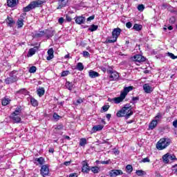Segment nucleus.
Here are the masks:
<instances>
[{
  "mask_svg": "<svg viewBox=\"0 0 177 177\" xmlns=\"http://www.w3.org/2000/svg\"><path fill=\"white\" fill-rule=\"evenodd\" d=\"M162 118V115L158 113L157 115L155 117V120H156V121H158V120H160V118Z\"/></svg>",
  "mask_w": 177,
  "mask_h": 177,
  "instance_id": "6e6d98bb",
  "label": "nucleus"
},
{
  "mask_svg": "<svg viewBox=\"0 0 177 177\" xmlns=\"http://www.w3.org/2000/svg\"><path fill=\"white\" fill-rule=\"evenodd\" d=\"M123 110L124 115H126V120H128L131 115L133 114V111H132V106L131 104H127L122 108Z\"/></svg>",
  "mask_w": 177,
  "mask_h": 177,
  "instance_id": "39448f33",
  "label": "nucleus"
},
{
  "mask_svg": "<svg viewBox=\"0 0 177 177\" xmlns=\"http://www.w3.org/2000/svg\"><path fill=\"white\" fill-rule=\"evenodd\" d=\"M121 31L122 30L120 28H114L112 31V37H111V39H106L105 44H114L117 42L118 37L121 35Z\"/></svg>",
  "mask_w": 177,
  "mask_h": 177,
  "instance_id": "f257e3e1",
  "label": "nucleus"
},
{
  "mask_svg": "<svg viewBox=\"0 0 177 177\" xmlns=\"http://www.w3.org/2000/svg\"><path fill=\"white\" fill-rule=\"evenodd\" d=\"M17 93H21V95H25V96H26V95H28V93H30V92H28L25 88H22V89L19 90V91H17Z\"/></svg>",
  "mask_w": 177,
  "mask_h": 177,
  "instance_id": "e433bc0d",
  "label": "nucleus"
},
{
  "mask_svg": "<svg viewBox=\"0 0 177 177\" xmlns=\"http://www.w3.org/2000/svg\"><path fill=\"white\" fill-rule=\"evenodd\" d=\"M173 127H174V128H177V120L173 122Z\"/></svg>",
  "mask_w": 177,
  "mask_h": 177,
  "instance_id": "774afa93",
  "label": "nucleus"
},
{
  "mask_svg": "<svg viewBox=\"0 0 177 177\" xmlns=\"http://www.w3.org/2000/svg\"><path fill=\"white\" fill-rule=\"evenodd\" d=\"M64 127L63 124H60L55 127V129L61 130L63 129Z\"/></svg>",
  "mask_w": 177,
  "mask_h": 177,
  "instance_id": "4d7b16f0",
  "label": "nucleus"
},
{
  "mask_svg": "<svg viewBox=\"0 0 177 177\" xmlns=\"http://www.w3.org/2000/svg\"><path fill=\"white\" fill-rule=\"evenodd\" d=\"M73 85V82H66L65 86L66 87V89H68V91H72Z\"/></svg>",
  "mask_w": 177,
  "mask_h": 177,
  "instance_id": "473e14b6",
  "label": "nucleus"
},
{
  "mask_svg": "<svg viewBox=\"0 0 177 177\" xmlns=\"http://www.w3.org/2000/svg\"><path fill=\"white\" fill-rule=\"evenodd\" d=\"M70 74L69 71H64L61 73V77H67Z\"/></svg>",
  "mask_w": 177,
  "mask_h": 177,
  "instance_id": "8fccbe9b",
  "label": "nucleus"
},
{
  "mask_svg": "<svg viewBox=\"0 0 177 177\" xmlns=\"http://www.w3.org/2000/svg\"><path fill=\"white\" fill-rule=\"evenodd\" d=\"M66 21L70 22V21H71L73 20V19H72V18H71V17H70V16L66 15Z\"/></svg>",
  "mask_w": 177,
  "mask_h": 177,
  "instance_id": "0e129e2a",
  "label": "nucleus"
},
{
  "mask_svg": "<svg viewBox=\"0 0 177 177\" xmlns=\"http://www.w3.org/2000/svg\"><path fill=\"white\" fill-rule=\"evenodd\" d=\"M137 9L139 10V12H143V10H145V5L139 4L137 7Z\"/></svg>",
  "mask_w": 177,
  "mask_h": 177,
  "instance_id": "a18cd8bd",
  "label": "nucleus"
},
{
  "mask_svg": "<svg viewBox=\"0 0 177 177\" xmlns=\"http://www.w3.org/2000/svg\"><path fill=\"white\" fill-rule=\"evenodd\" d=\"M89 171H91V168L87 163H84L83 167L82 168V172H84L85 174H88Z\"/></svg>",
  "mask_w": 177,
  "mask_h": 177,
  "instance_id": "412c9836",
  "label": "nucleus"
},
{
  "mask_svg": "<svg viewBox=\"0 0 177 177\" xmlns=\"http://www.w3.org/2000/svg\"><path fill=\"white\" fill-rule=\"evenodd\" d=\"M138 100H139V97H133L130 103H132V104H135L136 103H137Z\"/></svg>",
  "mask_w": 177,
  "mask_h": 177,
  "instance_id": "49530a36",
  "label": "nucleus"
},
{
  "mask_svg": "<svg viewBox=\"0 0 177 177\" xmlns=\"http://www.w3.org/2000/svg\"><path fill=\"white\" fill-rule=\"evenodd\" d=\"M76 69L78 70V71H82L84 70V64L82 62H79L77 64Z\"/></svg>",
  "mask_w": 177,
  "mask_h": 177,
  "instance_id": "f704fd0d",
  "label": "nucleus"
},
{
  "mask_svg": "<svg viewBox=\"0 0 177 177\" xmlns=\"http://www.w3.org/2000/svg\"><path fill=\"white\" fill-rule=\"evenodd\" d=\"M131 91H133V86H129L127 87H124L123 91L121 92V94L124 95V97H127V95H128Z\"/></svg>",
  "mask_w": 177,
  "mask_h": 177,
  "instance_id": "ddd939ff",
  "label": "nucleus"
},
{
  "mask_svg": "<svg viewBox=\"0 0 177 177\" xmlns=\"http://www.w3.org/2000/svg\"><path fill=\"white\" fill-rule=\"evenodd\" d=\"M167 56H169V57H170L173 60H175V59H177V56L174 55V53H172L168 52L167 53Z\"/></svg>",
  "mask_w": 177,
  "mask_h": 177,
  "instance_id": "c03bdc74",
  "label": "nucleus"
},
{
  "mask_svg": "<svg viewBox=\"0 0 177 177\" xmlns=\"http://www.w3.org/2000/svg\"><path fill=\"white\" fill-rule=\"evenodd\" d=\"M53 118L56 121H59L60 118H62V116L59 115L57 113H55L53 115Z\"/></svg>",
  "mask_w": 177,
  "mask_h": 177,
  "instance_id": "de8ad7c7",
  "label": "nucleus"
},
{
  "mask_svg": "<svg viewBox=\"0 0 177 177\" xmlns=\"http://www.w3.org/2000/svg\"><path fill=\"white\" fill-rule=\"evenodd\" d=\"M55 51L53 50V48H50L48 50L47 53L48 56L46 57L47 60H52V59L55 57V55H53Z\"/></svg>",
  "mask_w": 177,
  "mask_h": 177,
  "instance_id": "a211bd4d",
  "label": "nucleus"
},
{
  "mask_svg": "<svg viewBox=\"0 0 177 177\" xmlns=\"http://www.w3.org/2000/svg\"><path fill=\"white\" fill-rule=\"evenodd\" d=\"M37 50H38L37 46H35L32 48H30L28 52V56H30V57L33 56V55H35V52H37Z\"/></svg>",
  "mask_w": 177,
  "mask_h": 177,
  "instance_id": "5701e85b",
  "label": "nucleus"
},
{
  "mask_svg": "<svg viewBox=\"0 0 177 177\" xmlns=\"http://www.w3.org/2000/svg\"><path fill=\"white\" fill-rule=\"evenodd\" d=\"M171 139L169 138H162L156 143V149L158 150H164L171 145Z\"/></svg>",
  "mask_w": 177,
  "mask_h": 177,
  "instance_id": "f03ea898",
  "label": "nucleus"
},
{
  "mask_svg": "<svg viewBox=\"0 0 177 177\" xmlns=\"http://www.w3.org/2000/svg\"><path fill=\"white\" fill-rule=\"evenodd\" d=\"M169 160H171L172 161L173 160H176V156H175V155H171L169 153Z\"/></svg>",
  "mask_w": 177,
  "mask_h": 177,
  "instance_id": "5fc2aeb1",
  "label": "nucleus"
},
{
  "mask_svg": "<svg viewBox=\"0 0 177 177\" xmlns=\"http://www.w3.org/2000/svg\"><path fill=\"white\" fill-rule=\"evenodd\" d=\"M21 106H17L16 109H15V111L11 113V115H19L21 114Z\"/></svg>",
  "mask_w": 177,
  "mask_h": 177,
  "instance_id": "b1692460",
  "label": "nucleus"
},
{
  "mask_svg": "<svg viewBox=\"0 0 177 177\" xmlns=\"http://www.w3.org/2000/svg\"><path fill=\"white\" fill-rule=\"evenodd\" d=\"M122 170L121 169H112L109 172L111 177L118 176V175H122Z\"/></svg>",
  "mask_w": 177,
  "mask_h": 177,
  "instance_id": "1a4fd4ad",
  "label": "nucleus"
},
{
  "mask_svg": "<svg viewBox=\"0 0 177 177\" xmlns=\"http://www.w3.org/2000/svg\"><path fill=\"white\" fill-rule=\"evenodd\" d=\"M40 174L44 177L48 176L49 175V167L48 166V165H41Z\"/></svg>",
  "mask_w": 177,
  "mask_h": 177,
  "instance_id": "423d86ee",
  "label": "nucleus"
},
{
  "mask_svg": "<svg viewBox=\"0 0 177 177\" xmlns=\"http://www.w3.org/2000/svg\"><path fill=\"white\" fill-rule=\"evenodd\" d=\"M58 23H59V24H63L64 23V17H60L58 19Z\"/></svg>",
  "mask_w": 177,
  "mask_h": 177,
  "instance_id": "052dcab7",
  "label": "nucleus"
},
{
  "mask_svg": "<svg viewBox=\"0 0 177 177\" xmlns=\"http://www.w3.org/2000/svg\"><path fill=\"white\" fill-rule=\"evenodd\" d=\"M88 75L90 78H96L97 77H100V74H99V73L94 71L93 70L89 71Z\"/></svg>",
  "mask_w": 177,
  "mask_h": 177,
  "instance_id": "f3484780",
  "label": "nucleus"
},
{
  "mask_svg": "<svg viewBox=\"0 0 177 177\" xmlns=\"http://www.w3.org/2000/svg\"><path fill=\"white\" fill-rule=\"evenodd\" d=\"M86 145V138H81L80 140V146L84 147Z\"/></svg>",
  "mask_w": 177,
  "mask_h": 177,
  "instance_id": "79ce46f5",
  "label": "nucleus"
},
{
  "mask_svg": "<svg viewBox=\"0 0 177 177\" xmlns=\"http://www.w3.org/2000/svg\"><path fill=\"white\" fill-rule=\"evenodd\" d=\"M37 162H38V164H39L40 165H44V163L45 162V159H44V158L42 157L36 158L34 160V163L37 164Z\"/></svg>",
  "mask_w": 177,
  "mask_h": 177,
  "instance_id": "393cba45",
  "label": "nucleus"
},
{
  "mask_svg": "<svg viewBox=\"0 0 177 177\" xmlns=\"http://www.w3.org/2000/svg\"><path fill=\"white\" fill-rule=\"evenodd\" d=\"M140 162H150V159L149 158H143Z\"/></svg>",
  "mask_w": 177,
  "mask_h": 177,
  "instance_id": "13d9d810",
  "label": "nucleus"
},
{
  "mask_svg": "<svg viewBox=\"0 0 177 177\" xmlns=\"http://www.w3.org/2000/svg\"><path fill=\"white\" fill-rule=\"evenodd\" d=\"M44 35H45V30L40 31L38 33L35 34V37H37V38H42V37H44Z\"/></svg>",
  "mask_w": 177,
  "mask_h": 177,
  "instance_id": "58836bf2",
  "label": "nucleus"
},
{
  "mask_svg": "<svg viewBox=\"0 0 177 177\" xmlns=\"http://www.w3.org/2000/svg\"><path fill=\"white\" fill-rule=\"evenodd\" d=\"M68 3V0H58V6L57 9H63V8H66L67 4Z\"/></svg>",
  "mask_w": 177,
  "mask_h": 177,
  "instance_id": "9d476101",
  "label": "nucleus"
},
{
  "mask_svg": "<svg viewBox=\"0 0 177 177\" xmlns=\"http://www.w3.org/2000/svg\"><path fill=\"white\" fill-rule=\"evenodd\" d=\"M1 103H2L3 106H8V104H9V101L8 100L5 99V100H3Z\"/></svg>",
  "mask_w": 177,
  "mask_h": 177,
  "instance_id": "864d4df0",
  "label": "nucleus"
},
{
  "mask_svg": "<svg viewBox=\"0 0 177 177\" xmlns=\"http://www.w3.org/2000/svg\"><path fill=\"white\" fill-rule=\"evenodd\" d=\"M55 31L51 30H44V34L46 37V38H52V37H53V35H55Z\"/></svg>",
  "mask_w": 177,
  "mask_h": 177,
  "instance_id": "aec40b11",
  "label": "nucleus"
},
{
  "mask_svg": "<svg viewBox=\"0 0 177 177\" xmlns=\"http://www.w3.org/2000/svg\"><path fill=\"white\" fill-rule=\"evenodd\" d=\"M16 73H17V71H12L10 73L9 77L4 80V82H6V85H10V84L17 82L19 78L17 77V75L16 74Z\"/></svg>",
  "mask_w": 177,
  "mask_h": 177,
  "instance_id": "20e7f679",
  "label": "nucleus"
},
{
  "mask_svg": "<svg viewBox=\"0 0 177 177\" xmlns=\"http://www.w3.org/2000/svg\"><path fill=\"white\" fill-rule=\"evenodd\" d=\"M131 59L133 62H136V63H142V62L146 61V58L142 56V55H136Z\"/></svg>",
  "mask_w": 177,
  "mask_h": 177,
  "instance_id": "0eeeda50",
  "label": "nucleus"
},
{
  "mask_svg": "<svg viewBox=\"0 0 177 177\" xmlns=\"http://www.w3.org/2000/svg\"><path fill=\"white\" fill-rule=\"evenodd\" d=\"M101 164L104 165H109V164H111V160H108L106 161L104 160H101Z\"/></svg>",
  "mask_w": 177,
  "mask_h": 177,
  "instance_id": "3c124183",
  "label": "nucleus"
},
{
  "mask_svg": "<svg viewBox=\"0 0 177 177\" xmlns=\"http://www.w3.org/2000/svg\"><path fill=\"white\" fill-rule=\"evenodd\" d=\"M85 20H86V19L84 17L79 16V17H76L75 23L77 24H84V23H85Z\"/></svg>",
  "mask_w": 177,
  "mask_h": 177,
  "instance_id": "dca6fc26",
  "label": "nucleus"
},
{
  "mask_svg": "<svg viewBox=\"0 0 177 177\" xmlns=\"http://www.w3.org/2000/svg\"><path fill=\"white\" fill-rule=\"evenodd\" d=\"M142 25H139L138 24H135L133 27V30H135L136 31H140V30H142Z\"/></svg>",
  "mask_w": 177,
  "mask_h": 177,
  "instance_id": "c9c22d12",
  "label": "nucleus"
},
{
  "mask_svg": "<svg viewBox=\"0 0 177 177\" xmlns=\"http://www.w3.org/2000/svg\"><path fill=\"white\" fill-rule=\"evenodd\" d=\"M143 89L146 93H151L153 87L150 86L149 84H145L143 85Z\"/></svg>",
  "mask_w": 177,
  "mask_h": 177,
  "instance_id": "2eb2a0df",
  "label": "nucleus"
},
{
  "mask_svg": "<svg viewBox=\"0 0 177 177\" xmlns=\"http://www.w3.org/2000/svg\"><path fill=\"white\" fill-rule=\"evenodd\" d=\"M19 4V0H7V6L8 8H15Z\"/></svg>",
  "mask_w": 177,
  "mask_h": 177,
  "instance_id": "9b49d317",
  "label": "nucleus"
},
{
  "mask_svg": "<svg viewBox=\"0 0 177 177\" xmlns=\"http://www.w3.org/2000/svg\"><path fill=\"white\" fill-rule=\"evenodd\" d=\"M163 162L168 164L169 162V153H166L162 156Z\"/></svg>",
  "mask_w": 177,
  "mask_h": 177,
  "instance_id": "c85d7f7f",
  "label": "nucleus"
},
{
  "mask_svg": "<svg viewBox=\"0 0 177 177\" xmlns=\"http://www.w3.org/2000/svg\"><path fill=\"white\" fill-rule=\"evenodd\" d=\"M157 124H158V121L157 120H153L149 125V129L153 131L157 127Z\"/></svg>",
  "mask_w": 177,
  "mask_h": 177,
  "instance_id": "4be33fe9",
  "label": "nucleus"
},
{
  "mask_svg": "<svg viewBox=\"0 0 177 177\" xmlns=\"http://www.w3.org/2000/svg\"><path fill=\"white\" fill-rule=\"evenodd\" d=\"M176 19H175V17H171L169 19V22L170 24H174Z\"/></svg>",
  "mask_w": 177,
  "mask_h": 177,
  "instance_id": "603ef678",
  "label": "nucleus"
},
{
  "mask_svg": "<svg viewBox=\"0 0 177 177\" xmlns=\"http://www.w3.org/2000/svg\"><path fill=\"white\" fill-rule=\"evenodd\" d=\"M82 102H84L82 100V99H78L77 101H76V104H81V103H82Z\"/></svg>",
  "mask_w": 177,
  "mask_h": 177,
  "instance_id": "338daca9",
  "label": "nucleus"
},
{
  "mask_svg": "<svg viewBox=\"0 0 177 177\" xmlns=\"http://www.w3.org/2000/svg\"><path fill=\"white\" fill-rule=\"evenodd\" d=\"M68 177H78V174L77 173L70 174Z\"/></svg>",
  "mask_w": 177,
  "mask_h": 177,
  "instance_id": "680f3d73",
  "label": "nucleus"
},
{
  "mask_svg": "<svg viewBox=\"0 0 177 177\" xmlns=\"http://www.w3.org/2000/svg\"><path fill=\"white\" fill-rule=\"evenodd\" d=\"M44 3V1L36 0L31 1L26 7H24L22 10L24 12H30L32 10V9H35V8H39L41 5Z\"/></svg>",
  "mask_w": 177,
  "mask_h": 177,
  "instance_id": "7ed1b4c3",
  "label": "nucleus"
},
{
  "mask_svg": "<svg viewBox=\"0 0 177 177\" xmlns=\"http://www.w3.org/2000/svg\"><path fill=\"white\" fill-rule=\"evenodd\" d=\"M136 174L138 176H143V175H146V172L143 170H137Z\"/></svg>",
  "mask_w": 177,
  "mask_h": 177,
  "instance_id": "a19ab883",
  "label": "nucleus"
},
{
  "mask_svg": "<svg viewBox=\"0 0 177 177\" xmlns=\"http://www.w3.org/2000/svg\"><path fill=\"white\" fill-rule=\"evenodd\" d=\"M126 27L127 28H131V27H132V23H131V22H127V24H126Z\"/></svg>",
  "mask_w": 177,
  "mask_h": 177,
  "instance_id": "e2e57ef3",
  "label": "nucleus"
},
{
  "mask_svg": "<svg viewBox=\"0 0 177 177\" xmlns=\"http://www.w3.org/2000/svg\"><path fill=\"white\" fill-rule=\"evenodd\" d=\"M28 71H29L30 73L34 74V73H36V71H37V67H36L35 66H31V67L29 68Z\"/></svg>",
  "mask_w": 177,
  "mask_h": 177,
  "instance_id": "37998d69",
  "label": "nucleus"
},
{
  "mask_svg": "<svg viewBox=\"0 0 177 177\" xmlns=\"http://www.w3.org/2000/svg\"><path fill=\"white\" fill-rule=\"evenodd\" d=\"M120 78V75L117 71H113L110 75H109V80L110 81H117Z\"/></svg>",
  "mask_w": 177,
  "mask_h": 177,
  "instance_id": "f8f14e48",
  "label": "nucleus"
},
{
  "mask_svg": "<svg viewBox=\"0 0 177 177\" xmlns=\"http://www.w3.org/2000/svg\"><path fill=\"white\" fill-rule=\"evenodd\" d=\"M103 128H104V127L102 126V124H97V125L94 126L92 128V131L93 133H95V132H97L98 131H102V129H103Z\"/></svg>",
  "mask_w": 177,
  "mask_h": 177,
  "instance_id": "bb28decb",
  "label": "nucleus"
},
{
  "mask_svg": "<svg viewBox=\"0 0 177 177\" xmlns=\"http://www.w3.org/2000/svg\"><path fill=\"white\" fill-rule=\"evenodd\" d=\"M6 22L7 23L8 27H13V24H15V20L13 18L8 16L7 19H6Z\"/></svg>",
  "mask_w": 177,
  "mask_h": 177,
  "instance_id": "6ab92c4d",
  "label": "nucleus"
},
{
  "mask_svg": "<svg viewBox=\"0 0 177 177\" xmlns=\"http://www.w3.org/2000/svg\"><path fill=\"white\" fill-rule=\"evenodd\" d=\"M37 95L39 96V97H41V96H44L45 95V88L44 87H39L37 90Z\"/></svg>",
  "mask_w": 177,
  "mask_h": 177,
  "instance_id": "a878e982",
  "label": "nucleus"
},
{
  "mask_svg": "<svg viewBox=\"0 0 177 177\" xmlns=\"http://www.w3.org/2000/svg\"><path fill=\"white\" fill-rule=\"evenodd\" d=\"M99 28V26L95 24H92L89 28H88V31H91V32H93V31H96Z\"/></svg>",
  "mask_w": 177,
  "mask_h": 177,
  "instance_id": "72a5a7b5",
  "label": "nucleus"
},
{
  "mask_svg": "<svg viewBox=\"0 0 177 177\" xmlns=\"http://www.w3.org/2000/svg\"><path fill=\"white\" fill-rule=\"evenodd\" d=\"M126 169H127V174H131L132 171H133V167H132L131 165H127L126 166Z\"/></svg>",
  "mask_w": 177,
  "mask_h": 177,
  "instance_id": "4c0bfd02",
  "label": "nucleus"
},
{
  "mask_svg": "<svg viewBox=\"0 0 177 177\" xmlns=\"http://www.w3.org/2000/svg\"><path fill=\"white\" fill-rule=\"evenodd\" d=\"M116 117H124L126 118L125 113L124 112V110L122 109L118 111V113H116Z\"/></svg>",
  "mask_w": 177,
  "mask_h": 177,
  "instance_id": "7c9ffc66",
  "label": "nucleus"
},
{
  "mask_svg": "<svg viewBox=\"0 0 177 177\" xmlns=\"http://www.w3.org/2000/svg\"><path fill=\"white\" fill-rule=\"evenodd\" d=\"M95 19V15L90 16L87 18V21H91V20H93Z\"/></svg>",
  "mask_w": 177,
  "mask_h": 177,
  "instance_id": "69168bd1",
  "label": "nucleus"
},
{
  "mask_svg": "<svg viewBox=\"0 0 177 177\" xmlns=\"http://www.w3.org/2000/svg\"><path fill=\"white\" fill-rule=\"evenodd\" d=\"M17 26L18 28H21L23 26H24V19H19L17 21Z\"/></svg>",
  "mask_w": 177,
  "mask_h": 177,
  "instance_id": "c756f323",
  "label": "nucleus"
},
{
  "mask_svg": "<svg viewBox=\"0 0 177 177\" xmlns=\"http://www.w3.org/2000/svg\"><path fill=\"white\" fill-rule=\"evenodd\" d=\"M89 52L88 51H84L83 52V56L84 57H89Z\"/></svg>",
  "mask_w": 177,
  "mask_h": 177,
  "instance_id": "bf43d9fd",
  "label": "nucleus"
},
{
  "mask_svg": "<svg viewBox=\"0 0 177 177\" xmlns=\"http://www.w3.org/2000/svg\"><path fill=\"white\" fill-rule=\"evenodd\" d=\"M110 109V105H104L102 107L101 113H106V111H109V109Z\"/></svg>",
  "mask_w": 177,
  "mask_h": 177,
  "instance_id": "ea45409f",
  "label": "nucleus"
},
{
  "mask_svg": "<svg viewBox=\"0 0 177 177\" xmlns=\"http://www.w3.org/2000/svg\"><path fill=\"white\" fill-rule=\"evenodd\" d=\"M30 104L33 107H37L38 106V101L35 100L33 97H30Z\"/></svg>",
  "mask_w": 177,
  "mask_h": 177,
  "instance_id": "2f4dec72",
  "label": "nucleus"
},
{
  "mask_svg": "<svg viewBox=\"0 0 177 177\" xmlns=\"http://www.w3.org/2000/svg\"><path fill=\"white\" fill-rule=\"evenodd\" d=\"M90 171H91L93 174H99V172H100V167L97 166L91 167Z\"/></svg>",
  "mask_w": 177,
  "mask_h": 177,
  "instance_id": "cd10ccee",
  "label": "nucleus"
},
{
  "mask_svg": "<svg viewBox=\"0 0 177 177\" xmlns=\"http://www.w3.org/2000/svg\"><path fill=\"white\" fill-rule=\"evenodd\" d=\"M172 172L174 173L175 175H177V164L173 165L171 167Z\"/></svg>",
  "mask_w": 177,
  "mask_h": 177,
  "instance_id": "09e8293b",
  "label": "nucleus"
},
{
  "mask_svg": "<svg viewBox=\"0 0 177 177\" xmlns=\"http://www.w3.org/2000/svg\"><path fill=\"white\" fill-rule=\"evenodd\" d=\"M124 99H125V95L122 94L121 93L120 97L113 98V102H115L116 104H118V103H121V102H123Z\"/></svg>",
  "mask_w": 177,
  "mask_h": 177,
  "instance_id": "4468645a",
  "label": "nucleus"
},
{
  "mask_svg": "<svg viewBox=\"0 0 177 177\" xmlns=\"http://www.w3.org/2000/svg\"><path fill=\"white\" fill-rule=\"evenodd\" d=\"M10 119L12 120L14 124H19V122H21V118L19 115H10Z\"/></svg>",
  "mask_w": 177,
  "mask_h": 177,
  "instance_id": "6e6552de",
  "label": "nucleus"
}]
</instances>
